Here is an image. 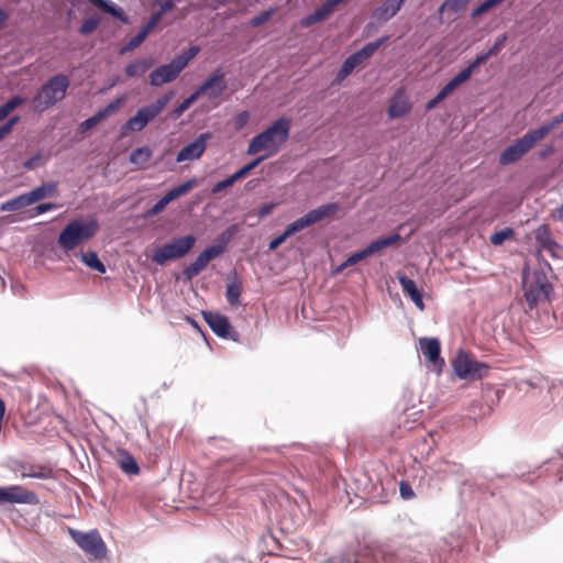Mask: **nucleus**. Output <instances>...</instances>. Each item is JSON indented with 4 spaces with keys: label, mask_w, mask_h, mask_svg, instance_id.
Here are the masks:
<instances>
[{
    "label": "nucleus",
    "mask_w": 563,
    "mask_h": 563,
    "mask_svg": "<svg viewBox=\"0 0 563 563\" xmlns=\"http://www.w3.org/2000/svg\"><path fill=\"white\" fill-rule=\"evenodd\" d=\"M238 227L232 224L228 227L224 231H222L218 238L217 243L214 245L223 246V251L225 250L227 244L232 240V238L236 234Z\"/></svg>",
    "instance_id": "43"
},
{
    "label": "nucleus",
    "mask_w": 563,
    "mask_h": 563,
    "mask_svg": "<svg viewBox=\"0 0 563 563\" xmlns=\"http://www.w3.org/2000/svg\"><path fill=\"white\" fill-rule=\"evenodd\" d=\"M196 241L192 234L174 238L154 252L152 261L162 266L167 261L184 257L194 247Z\"/></svg>",
    "instance_id": "8"
},
{
    "label": "nucleus",
    "mask_w": 563,
    "mask_h": 563,
    "mask_svg": "<svg viewBox=\"0 0 563 563\" xmlns=\"http://www.w3.org/2000/svg\"><path fill=\"white\" fill-rule=\"evenodd\" d=\"M399 494L400 497L405 500H409L415 497V493L411 485L404 481L399 485Z\"/></svg>",
    "instance_id": "52"
},
{
    "label": "nucleus",
    "mask_w": 563,
    "mask_h": 563,
    "mask_svg": "<svg viewBox=\"0 0 563 563\" xmlns=\"http://www.w3.org/2000/svg\"><path fill=\"white\" fill-rule=\"evenodd\" d=\"M453 373L460 379L475 382L488 376L490 366L487 363L473 360L468 353L460 350L452 361Z\"/></svg>",
    "instance_id": "7"
},
{
    "label": "nucleus",
    "mask_w": 563,
    "mask_h": 563,
    "mask_svg": "<svg viewBox=\"0 0 563 563\" xmlns=\"http://www.w3.org/2000/svg\"><path fill=\"white\" fill-rule=\"evenodd\" d=\"M361 64H362V62L357 58V55H355L354 53L349 55L344 59L343 64L341 65V68L339 69V71L336 74V79L339 81L345 79Z\"/></svg>",
    "instance_id": "32"
},
{
    "label": "nucleus",
    "mask_w": 563,
    "mask_h": 563,
    "mask_svg": "<svg viewBox=\"0 0 563 563\" xmlns=\"http://www.w3.org/2000/svg\"><path fill=\"white\" fill-rule=\"evenodd\" d=\"M169 203V201L166 199L165 196H163L159 200H157L147 211H146V216L147 217H153V216H156L158 213H161L165 208L166 206Z\"/></svg>",
    "instance_id": "50"
},
{
    "label": "nucleus",
    "mask_w": 563,
    "mask_h": 563,
    "mask_svg": "<svg viewBox=\"0 0 563 563\" xmlns=\"http://www.w3.org/2000/svg\"><path fill=\"white\" fill-rule=\"evenodd\" d=\"M40 503L38 496L19 485L0 487V505L2 504H19V505H37Z\"/></svg>",
    "instance_id": "13"
},
{
    "label": "nucleus",
    "mask_w": 563,
    "mask_h": 563,
    "mask_svg": "<svg viewBox=\"0 0 563 563\" xmlns=\"http://www.w3.org/2000/svg\"><path fill=\"white\" fill-rule=\"evenodd\" d=\"M145 38L146 37L143 35V33L139 31L136 35H134L124 46L121 47L120 53L125 54L135 49L144 42Z\"/></svg>",
    "instance_id": "46"
},
{
    "label": "nucleus",
    "mask_w": 563,
    "mask_h": 563,
    "mask_svg": "<svg viewBox=\"0 0 563 563\" xmlns=\"http://www.w3.org/2000/svg\"><path fill=\"white\" fill-rule=\"evenodd\" d=\"M57 208H58V205H56L54 202H44V203L37 205L34 208V210H35L36 214H43L47 211L56 210Z\"/></svg>",
    "instance_id": "59"
},
{
    "label": "nucleus",
    "mask_w": 563,
    "mask_h": 563,
    "mask_svg": "<svg viewBox=\"0 0 563 563\" xmlns=\"http://www.w3.org/2000/svg\"><path fill=\"white\" fill-rule=\"evenodd\" d=\"M74 542L88 555L95 559H103L107 555V547L98 530L87 532L74 528L68 529Z\"/></svg>",
    "instance_id": "9"
},
{
    "label": "nucleus",
    "mask_w": 563,
    "mask_h": 563,
    "mask_svg": "<svg viewBox=\"0 0 563 563\" xmlns=\"http://www.w3.org/2000/svg\"><path fill=\"white\" fill-rule=\"evenodd\" d=\"M78 256H79L80 261L87 267H89L100 274H104L107 272L106 265L101 262L97 252H95V251L81 252Z\"/></svg>",
    "instance_id": "28"
},
{
    "label": "nucleus",
    "mask_w": 563,
    "mask_h": 563,
    "mask_svg": "<svg viewBox=\"0 0 563 563\" xmlns=\"http://www.w3.org/2000/svg\"><path fill=\"white\" fill-rule=\"evenodd\" d=\"M31 200L29 199L27 192L19 195L10 200H7L3 202L0 207V210L3 212L9 211H18L22 208H25L27 206H31Z\"/></svg>",
    "instance_id": "31"
},
{
    "label": "nucleus",
    "mask_w": 563,
    "mask_h": 563,
    "mask_svg": "<svg viewBox=\"0 0 563 563\" xmlns=\"http://www.w3.org/2000/svg\"><path fill=\"white\" fill-rule=\"evenodd\" d=\"M198 51L199 49L197 46H191L187 51L177 55L175 58L177 59V63H179L180 66L185 68L188 65V63L196 56Z\"/></svg>",
    "instance_id": "47"
},
{
    "label": "nucleus",
    "mask_w": 563,
    "mask_h": 563,
    "mask_svg": "<svg viewBox=\"0 0 563 563\" xmlns=\"http://www.w3.org/2000/svg\"><path fill=\"white\" fill-rule=\"evenodd\" d=\"M156 25L157 24L154 21L148 19V21L145 23V25L142 26L140 32L143 33V35L146 37Z\"/></svg>",
    "instance_id": "62"
},
{
    "label": "nucleus",
    "mask_w": 563,
    "mask_h": 563,
    "mask_svg": "<svg viewBox=\"0 0 563 563\" xmlns=\"http://www.w3.org/2000/svg\"><path fill=\"white\" fill-rule=\"evenodd\" d=\"M563 123V112L554 115L550 121L543 123L539 128L531 130L536 137L539 140H543L552 130Z\"/></svg>",
    "instance_id": "30"
},
{
    "label": "nucleus",
    "mask_w": 563,
    "mask_h": 563,
    "mask_svg": "<svg viewBox=\"0 0 563 563\" xmlns=\"http://www.w3.org/2000/svg\"><path fill=\"white\" fill-rule=\"evenodd\" d=\"M11 471L21 478L48 479L52 477V470L49 467L23 461H13Z\"/></svg>",
    "instance_id": "16"
},
{
    "label": "nucleus",
    "mask_w": 563,
    "mask_h": 563,
    "mask_svg": "<svg viewBox=\"0 0 563 563\" xmlns=\"http://www.w3.org/2000/svg\"><path fill=\"white\" fill-rule=\"evenodd\" d=\"M522 289L529 309L549 301L553 292L552 284L542 271L523 274Z\"/></svg>",
    "instance_id": "4"
},
{
    "label": "nucleus",
    "mask_w": 563,
    "mask_h": 563,
    "mask_svg": "<svg viewBox=\"0 0 563 563\" xmlns=\"http://www.w3.org/2000/svg\"><path fill=\"white\" fill-rule=\"evenodd\" d=\"M367 257H368V254L365 252V249H363L361 251H357V252L351 254L347 257V263L351 264V266H353Z\"/></svg>",
    "instance_id": "55"
},
{
    "label": "nucleus",
    "mask_w": 563,
    "mask_h": 563,
    "mask_svg": "<svg viewBox=\"0 0 563 563\" xmlns=\"http://www.w3.org/2000/svg\"><path fill=\"white\" fill-rule=\"evenodd\" d=\"M400 239H401V236L399 233H394L388 236L377 239V241L379 242L382 249H386L388 246H391L396 242H398Z\"/></svg>",
    "instance_id": "53"
},
{
    "label": "nucleus",
    "mask_w": 563,
    "mask_h": 563,
    "mask_svg": "<svg viewBox=\"0 0 563 563\" xmlns=\"http://www.w3.org/2000/svg\"><path fill=\"white\" fill-rule=\"evenodd\" d=\"M388 41V36H382L373 42L366 43L361 49L354 52L357 58L363 63L367 58L374 55V53Z\"/></svg>",
    "instance_id": "29"
},
{
    "label": "nucleus",
    "mask_w": 563,
    "mask_h": 563,
    "mask_svg": "<svg viewBox=\"0 0 563 563\" xmlns=\"http://www.w3.org/2000/svg\"><path fill=\"white\" fill-rule=\"evenodd\" d=\"M227 89L224 73L221 69L214 70L192 93L185 98L169 114L172 120L180 118L190 106L202 95L213 100L221 97Z\"/></svg>",
    "instance_id": "3"
},
{
    "label": "nucleus",
    "mask_w": 563,
    "mask_h": 563,
    "mask_svg": "<svg viewBox=\"0 0 563 563\" xmlns=\"http://www.w3.org/2000/svg\"><path fill=\"white\" fill-rule=\"evenodd\" d=\"M330 14L329 10L322 3L321 7L317 8L312 13L303 16L300 20L301 27H309L318 22L323 21Z\"/></svg>",
    "instance_id": "33"
},
{
    "label": "nucleus",
    "mask_w": 563,
    "mask_h": 563,
    "mask_svg": "<svg viewBox=\"0 0 563 563\" xmlns=\"http://www.w3.org/2000/svg\"><path fill=\"white\" fill-rule=\"evenodd\" d=\"M411 110L410 103L405 99H394L388 108L390 119L401 118Z\"/></svg>",
    "instance_id": "34"
},
{
    "label": "nucleus",
    "mask_w": 563,
    "mask_h": 563,
    "mask_svg": "<svg viewBox=\"0 0 563 563\" xmlns=\"http://www.w3.org/2000/svg\"><path fill=\"white\" fill-rule=\"evenodd\" d=\"M422 354L435 366L442 367L444 360L441 357V344L437 338H421L419 340Z\"/></svg>",
    "instance_id": "21"
},
{
    "label": "nucleus",
    "mask_w": 563,
    "mask_h": 563,
    "mask_svg": "<svg viewBox=\"0 0 563 563\" xmlns=\"http://www.w3.org/2000/svg\"><path fill=\"white\" fill-rule=\"evenodd\" d=\"M152 58L136 59L125 67V74L128 77H140L144 75L153 65Z\"/></svg>",
    "instance_id": "27"
},
{
    "label": "nucleus",
    "mask_w": 563,
    "mask_h": 563,
    "mask_svg": "<svg viewBox=\"0 0 563 563\" xmlns=\"http://www.w3.org/2000/svg\"><path fill=\"white\" fill-rule=\"evenodd\" d=\"M273 208H274L273 205H264L263 207H261L258 210L260 218H265L268 214H271L273 211Z\"/></svg>",
    "instance_id": "63"
},
{
    "label": "nucleus",
    "mask_w": 563,
    "mask_h": 563,
    "mask_svg": "<svg viewBox=\"0 0 563 563\" xmlns=\"http://www.w3.org/2000/svg\"><path fill=\"white\" fill-rule=\"evenodd\" d=\"M340 205L338 202H328L308 211L302 217L286 227L287 235H294L301 230L311 227L338 212Z\"/></svg>",
    "instance_id": "10"
},
{
    "label": "nucleus",
    "mask_w": 563,
    "mask_h": 563,
    "mask_svg": "<svg viewBox=\"0 0 563 563\" xmlns=\"http://www.w3.org/2000/svg\"><path fill=\"white\" fill-rule=\"evenodd\" d=\"M212 139L211 132L200 133L192 142L185 145L176 156L177 163L199 159L206 151L207 143Z\"/></svg>",
    "instance_id": "15"
},
{
    "label": "nucleus",
    "mask_w": 563,
    "mask_h": 563,
    "mask_svg": "<svg viewBox=\"0 0 563 563\" xmlns=\"http://www.w3.org/2000/svg\"><path fill=\"white\" fill-rule=\"evenodd\" d=\"M249 119H250V114L247 111H241L240 113H238L235 117V129L236 130L243 129L247 124Z\"/></svg>",
    "instance_id": "57"
},
{
    "label": "nucleus",
    "mask_w": 563,
    "mask_h": 563,
    "mask_svg": "<svg viewBox=\"0 0 563 563\" xmlns=\"http://www.w3.org/2000/svg\"><path fill=\"white\" fill-rule=\"evenodd\" d=\"M468 0H445L439 8V12L443 13L445 9L457 11L464 7Z\"/></svg>",
    "instance_id": "49"
},
{
    "label": "nucleus",
    "mask_w": 563,
    "mask_h": 563,
    "mask_svg": "<svg viewBox=\"0 0 563 563\" xmlns=\"http://www.w3.org/2000/svg\"><path fill=\"white\" fill-rule=\"evenodd\" d=\"M499 3H500L499 0H484L479 5H477L473 10L472 15L476 16V15L483 14Z\"/></svg>",
    "instance_id": "51"
},
{
    "label": "nucleus",
    "mask_w": 563,
    "mask_h": 563,
    "mask_svg": "<svg viewBox=\"0 0 563 563\" xmlns=\"http://www.w3.org/2000/svg\"><path fill=\"white\" fill-rule=\"evenodd\" d=\"M98 228L95 220L85 223L80 220H73L60 231L57 240L58 245L65 251H71L81 242L92 238Z\"/></svg>",
    "instance_id": "6"
},
{
    "label": "nucleus",
    "mask_w": 563,
    "mask_h": 563,
    "mask_svg": "<svg viewBox=\"0 0 563 563\" xmlns=\"http://www.w3.org/2000/svg\"><path fill=\"white\" fill-rule=\"evenodd\" d=\"M397 279L402 288L404 294L412 300L419 310L422 311L424 309L423 297L416 282L404 274H398Z\"/></svg>",
    "instance_id": "23"
},
{
    "label": "nucleus",
    "mask_w": 563,
    "mask_h": 563,
    "mask_svg": "<svg viewBox=\"0 0 563 563\" xmlns=\"http://www.w3.org/2000/svg\"><path fill=\"white\" fill-rule=\"evenodd\" d=\"M70 80L65 74H56L49 77L32 98L35 112L43 113L62 101L69 88Z\"/></svg>",
    "instance_id": "2"
},
{
    "label": "nucleus",
    "mask_w": 563,
    "mask_h": 563,
    "mask_svg": "<svg viewBox=\"0 0 563 563\" xmlns=\"http://www.w3.org/2000/svg\"><path fill=\"white\" fill-rule=\"evenodd\" d=\"M120 468L129 475H136L140 472L136 460L128 452H122L119 460Z\"/></svg>",
    "instance_id": "35"
},
{
    "label": "nucleus",
    "mask_w": 563,
    "mask_h": 563,
    "mask_svg": "<svg viewBox=\"0 0 563 563\" xmlns=\"http://www.w3.org/2000/svg\"><path fill=\"white\" fill-rule=\"evenodd\" d=\"M183 69L180 64L177 63V59L173 58L168 64L161 65L150 73V85L159 87L164 84L172 82L178 78Z\"/></svg>",
    "instance_id": "14"
},
{
    "label": "nucleus",
    "mask_w": 563,
    "mask_h": 563,
    "mask_svg": "<svg viewBox=\"0 0 563 563\" xmlns=\"http://www.w3.org/2000/svg\"><path fill=\"white\" fill-rule=\"evenodd\" d=\"M154 119L155 117L148 108L143 106L121 126V135H126L130 132H141Z\"/></svg>",
    "instance_id": "20"
},
{
    "label": "nucleus",
    "mask_w": 563,
    "mask_h": 563,
    "mask_svg": "<svg viewBox=\"0 0 563 563\" xmlns=\"http://www.w3.org/2000/svg\"><path fill=\"white\" fill-rule=\"evenodd\" d=\"M24 102L21 96H13L0 106V121L4 120L11 111L20 107Z\"/></svg>",
    "instance_id": "40"
},
{
    "label": "nucleus",
    "mask_w": 563,
    "mask_h": 563,
    "mask_svg": "<svg viewBox=\"0 0 563 563\" xmlns=\"http://www.w3.org/2000/svg\"><path fill=\"white\" fill-rule=\"evenodd\" d=\"M344 0H325L323 2L324 7L329 10V12L331 13L333 11V9L340 4L341 2H343Z\"/></svg>",
    "instance_id": "64"
},
{
    "label": "nucleus",
    "mask_w": 563,
    "mask_h": 563,
    "mask_svg": "<svg viewBox=\"0 0 563 563\" xmlns=\"http://www.w3.org/2000/svg\"><path fill=\"white\" fill-rule=\"evenodd\" d=\"M325 563H402L398 555L386 548H369L361 553L346 551L330 558Z\"/></svg>",
    "instance_id": "5"
},
{
    "label": "nucleus",
    "mask_w": 563,
    "mask_h": 563,
    "mask_svg": "<svg viewBox=\"0 0 563 563\" xmlns=\"http://www.w3.org/2000/svg\"><path fill=\"white\" fill-rule=\"evenodd\" d=\"M291 122L288 118L282 117L277 119L272 125L251 140L246 154L255 155L262 151H267L265 155H268V157L277 154L282 145L288 140Z\"/></svg>",
    "instance_id": "1"
},
{
    "label": "nucleus",
    "mask_w": 563,
    "mask_h": 563,
    "mask_svg": "<svg viewBox=\"0 0 563 563\" xmlns=\"http://www.w3.org/2000/svg\"><path fill=\"white\" fill-rule=\"evenodd\" d=\"M407 0H384L382 4L372 12V18L379 24L388 22L401 9Z\"/></svg>",
    "instance_id": "22"
},
{
    "label": "nucleus",
    "mask_w": 563,
    "mask_h": 563,
    "mask_svg": "<svg viewBox=\"0 0 563 563\" xmlns=\"http://www.w3.org/2000/svg\"><path fill=\"white\" fill-rule=\"evenodd\" d=\"M223 253V246L221 245H209L207 246L198 257L186 266L181 272V278L184 282H191L196 276H198L208 264L220 256Z\"/></svg>",
    "instance_id": "12"
},
{
    "label": "nucleus",
    "mask_w": 563,
    "mask_h": 563,
    "mask_svg": "<svg viewBox=\"0 0 563 563\" xmlns=\"http://www.w3.org/2000/svg\"><path fill=\"white\" fill-rule=\"evenodd\" d=\"M534 238L544 249L552 250L553 247L558 246V243L551 238L549 229L545 224H541L534 231Z\"/></svg>",
    "instance_id": "37"
},
{
    "label": "nucleus",
    "mask_w": 563,
    "mask_h": 563,
    "mask_svg": "<svg viewBox=\"0 0 563 563\" xmlns=\"http://www.w3.org/2000/svg\"><path fill=\"white\" fill-rule=\"evenodd\" d=\"M202 316L206 323L217 336L221 339H231L233 341L238 340L231 333L232 325L227 317L212 311H202Z\"/></svg>",
    "instance_id": "17"
},
{
    "label": "nucleus",
    "mask_w": 563,
    "mask_h": 563,
    "mask_svg": "<svg viewBox=\"0 0 563 563\" xmlns=\"http://www.w3.org/2000/svg\"><path fill=\"white\" fill-rule=\"evenodd\" d=\"M507 40V35L503 34L495 43L494 45L486 52V54L492 57L498 54V52L503 48L505 42Z\"/></svg>",
    "instance_id": "54"
},
{
    "label": "nucleus",
    "mask_w": 563,
    "mask_h": 563,
    "mask_svg": "<svg viewBox=\"0 0 563 563\" xmlns=\"http://www.w3.org/2000/svg\"><path fill=\"white\" fill-rule=\"evenodd\" d=\"M58 184L56 181L43 183L27 192L31 203H35L42 199L54 196L57 191Z\"/></svg>",
    "instance_id": "26"
},
{
    "label": "nucleus",
    "mask_w": 563,
    "mask_h": 563,
    "mask_svg": "<svg viewBox=\"0 0 563 563\" xmlns=\"http://www.w3.org/2000/svg\"><path fill=\"white\" fill-rule=\"evenodd\" d=\"M274 12H275V9H268V10L262 11L260 14H257L256 16H254L251 20V25L254 27L261 26L262 24H264L265 22H267L271 19V16L274 14Z\"/></svg>",
    "instance_id": "48"
},
{
    "label": "nucleus",
    "mask_w": 563,
    "mask_h": 563,
    "mask_svg": "<svg viewBox=\"0 0 563 563\" xmlns=\"http://www.w3.org/2000/svg\"><path fill=\"white\" fill-rule=\"evenodd\" d=\"M466 80L457 73L448 84H445L435 97L430 99L426 103V110L431 111L434 109L442 100H444L454 89H456L460 85L465 82Z\"/></svg>",
    "instance_id": "24"
},
{
    "label": "nucleus",
    "mask_w": 563,
    "mask_h": 563,
    "mask_svg": "<svg viewBox=\"0 0 563 563\" xmlns=\"http://www.w3.org/2000/svg\"><path fill=\"white\" fill-rule=\"evenodd\" d=\"M512 235L514 230L511 228H505L492 234L490 243L494 245H501L506 240L510 239Z\"/></svg>",
    "instance_id": "44"
},
{
    "label": "nucleus",
    "mask_w": 563,
    "mask_h": 563,
    "mask_svg": "<svg viewBox=\"0 0 563 563\" xmlns=\"http://www.w3.org/2000/svg\"><path fill=\"white\" fill-rule=\"evenodd\" d=\"M195 185H196V179L195 178L188 179L185 183H183V184L172 188L170 190H168L164 196L166 197V199L169 202H172L175 199H177L178 197H180V196L185 195L186 192H188Z\"/></svg>",
    "instance_id": "39"
},
{
    "label": "nucleus",
    "mask_w": 563,
    "mask_h": 563,
    "mask_svg": "<svg viewBox=\"0 0 563 563\" xmlns=\"http://www.w3.org/2000/svg\"><path fill=\"white\" fill-rule=\"evenodd\" d=\"M289 236H290V235H287V230L285 229V231H284L280 235H278V236H276V238H274L273 240H271V241H269V243H268V249H269L271 251L276 250V249H277V247H279V246H280V245H282V244H283V243H284V242H285Z\"/></svg>",
    "instance_id": "56"
},
{
    "label": "nucleus",
    "mask_w": 563,
    "mask_h": 563,
    "mask_svg": "<svg viewBox=\"0 0 563 563\" xmlns=\"http://www.w3.org/2000/svg\"><path fill=\"white\" fill-rule=\"evenodd\" d=\"M157 4L159 7L158 12L163 16L175 7V2L173 0L157 1Z\"/></svg>",
    "instance_id": "60"
},
{
    "label": "nucleus",
    "mask_w": 563,
    "mask_h": 563,
    "mask_svg": "<svg viewBox=\"0 0 563 563\" xmlns=\"http://www.w3.org/2000/svg\"><path fill=\"white\" fill-rule=\"evenodd\" d=\"M382 249L379 242L377 240L372 241L366 247L365 252L368 254V256L379 252Z\"/></svg>",
    "instance_id": "61"
},
{
    "label": "nucleus",
    "mask_w": 563,
    "mask_h": 563,
    "mask_svg": "<svg viewBox=\"0 0 563 563\" xmlns=\"http://www.w3.org/2000/svg\"><path fill=\"white\" fill-rule=\"evenodd\" d=\"M96 8L102 10L103 12L110 14L112 18L119 20L123 24L129 23V18L124 13L123 9L115 4L111 0H88Z\"/></svg>",
    "instance_id": "25"
},
{
    "label": "nucleus",
    "mask_w": 563,
    "mask_h": 563,
    "mask_svg": "<svg viewBox=\"0 0 563 563\" xmlns=\"http://www.w3.org/2000/svg\"><path fill=\"white\" fill-rule=\"evenodd\" d=\"M100 23L101 19L99 18V15H92L81 23L79 27V33L84 35L90 34L98 29Z\"/></svg>",
    "instance_id": "42"
},
{
    "label": "nucleus",
    "mask_w": 563,
    "mask_h": 563,
    "mask_svg": "<svg viewBox=\"0 0 563 563\" xmlns=\"http://www.w3.org/2000/svg\"><path fill=\"white\" fill-rule=\"evenodd\" d=\"M489 58V56L484 53L479 56H477L467 67H465L464 69H462L459 74L465 79V80H468L470 77L472 76L473 71L478 68L482 64H484L487 59Z\"/></svg>",
    "instance_id": "41"
},
{
    "label": "nucleus",
    "mask_w": 563,
    "mask_h": 563,
    "mask_svg": "<svg viewBox=\"0 0 563 563\" xmlns=\"http://www.w3.org/2000/svg\"><path fill=\"white\" fill-rule=\"evenodd\" d=\"M538 142L539 140L536 137L532 131L527 132L525 135L517 139L512 144L508 145L499 154V164L503 166H507L518 162Z\"/></svg>",
    "instance_id": "11"
},
{
    "label": "nucleus",
    "mask_w": 563,
    "mask_h": 563,
    "mask_svg": "<svg viewBox=\"0 0 563 563\" xmlns=\"http://www.w3.org/2000/svg\"><path fill=\"white\" fill-rule=\"evenodd\" d=\"M541 378L538 377L536 379H519L515 383V388L518 391L527 393L532 388L540 387Z\"/></svg>",
    "instance_id": "45"
},
{
    "label": "nucleus",
    "mask_w": 563,
    "mask_h": 563,
    "mask_svg": "<svg viewBox=\"0 0 563 563\" xmlns=\"http://www.w3.org/2000/svg\"><path fill=\"white\" fill-rule=\"evenodd\" d=\"M123 101L124 97H118L110 101L106 107L99 109L93 115L84 120L79 125L80 131L86 132L100 123L102 120L107 119L109 115L115 113Z\"/></svg>",
    "instance_id": "19"
},
{
    "label": "nucleus",
    "mask_w": 563,
    "mask_h": 563,
    "mask_svg": "<svg viewBox=\"0 0 563 563\" xmlns=\"http://www.w3.org/2000/svg\"><path fill=\"white\" fill-rule=\"evenodd\" d=\"M152 150L148 146H141L130 154V162L137 166H144L152 157Z\"/></svg>",
    "instance_id": "38"
},
{
    "label": "nucleus",
    "mask_w": 563,
    "mask_h": 563,
    "mask_svg": "<svg viewBox=\"0 0 563 563\" xmlns=\"http://www.w3.org/2000/svg\"><path fill=\"white\" fill-rule=\"evenodd\" d=\"M240 296H241V283L236 280H231L225 286V298L227 301L233 306L236 307L240 305Z\"/></svg>",
    "instance_id": "36"
},
{
    "label": "nucleus",
    "mask_w": 563,
    "mask_h": 563,
    "mask_svg": "<svg viewBox=\"0 0 563 563\" xmlns=\"http://www.w3.org/2000/svg\"><path fill=\"white\" fill-rule=\"evenodd\" d=\"M266 158H268V155H261L244 165L242 168L236 170L231 176L227 177L225 179L218 181L214 184L211 188V192L213 195L219 194L223 189L232 186L235 181L239 179L245 177L249 173H251L254 168H256L262 162H264Z\"/></svg>",
    "instance_id": "18"
},
{
    "label": "nucleus",
    "mask_w": 563,
    "mask_h": 563,
    "mask_svg": "<svg viewBox=\"0 0 563 563\" xmlns=\"http://www.w3.org/2000/svg\"><path fill=\"white\" fill-rule=\"evenodd\" d=\"M148 110L153 113V115L156 118L166 107L163 101H161L159 98H157L154 102L146 104Z\"/></svg>",
    "instance_id": "58"
}]
</instances>
